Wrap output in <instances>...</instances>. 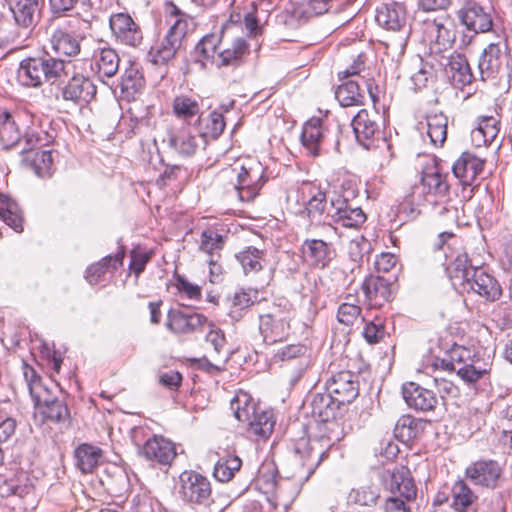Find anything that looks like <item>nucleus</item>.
<instances>
[{"mask_svg":"<svg viewBox=\"0 0 512 512\" xmlns=\"http://www.w3.org/2000/svg\"><path fill=\"white\" fill-rule=\"evenodd\" d=\"M380 486L375 483L363 484L349 493V500L360 506H374L380 498Z\"/></svg>","mask_w":512,"mask_h":512,"instance_id":"51","label":"nucleus"},{"mask_svg":"<svg viewBox=\"0 0 512 512\" xmlns=\"http://www.w3.org/2000/svg\"><path fill=\"white\" fill-rule=\"evenodd\" d=\"M361 314V308L357 304L343 302L337 311V319L340 323L350 326L355 323Z\"/></svg>","mask_w":512,"mask_h":512,"instance_id":"63","label":"nucleus"},{"mask_svg":"<svg viewBox=\"0 0 512 512\" xmlns=\"http://www.w3.org/2000/svg\"><path fill=\"white\" fill-rule=\"evenodd\" d=\"M97 88L93 81L81 74L72 76L61 90L62 98L77 105L89 103L96 96Z\"/></svg>","mask_w":512,"mask_h":512,"instance_id":"17","label":"nucleus"},{"mask_svg":"<svg viewBox=\"0 0 512 512\" xmlns=\"http://www.w3.org/2000/svg\"><path fill=\"white\" fill-rule=\"evenodd\" d=\"M119 86L122 94L127 98H134L144 89L145 79L137 63H130L125 68Z\"/></svg>","mask_w":512,"mask_h":512,"instance_id":"34","label":"nucleus"},{"mask_svg":"<svg viewBox=\"0 0 512 512\" xmlns=\"http://www.w3.org/2000/svg\"><path fill=\"white\" fill-rule=\"evenodd\" d=\"M341 405L328 392L311 396L310 407L313 417L320 422H328L335 417V411Z\"/></svg>","mask_w":512,"mask_h":512,"instance_id":"35","label":"nucleus"},{"mask_svg":"<svg viewBox=\"0 0 512 512\" xmlns=\"http://www.w3.org/2000/svg\"><path fill=\"white\" fill-rule=\"evenodd\" d=\"M375 20L384 29L407 33V11L403 3L390 1L381 4L376 10Z\"/></svg>","mask_w":512,"mask_h":512,"instance_id":"18","label":"nucleus"},{"mask_svg":"<svg viewBox=\"0 0 512 512\" xmlns=\"http://www.w3.org/2000/svg\"><path fill=\"white\" fill-rule=\"evenodd\" d=\"M321 279L309 273L300 275V285L298 292L303 298H308L311 303L315 302L319 296V283Z\"/></svg>","mask_w":512,"mask_h":512,"instance_id":"59","label":"nucleus"},{"mask_svg":"<svg viewBox=\"0 0 512 512\" xmlns=\"http://www.w3.org/2000/svg\"><path fill=\"white\" fill-rule=\"evenodd\" d=\"M335 97L342 107L359 106L364 101L359 84L353 80H346L340 84L335 90Z\"/></svg>","mask_w":512,"mask_h":512,"instance_id":"46","label":"nucleus"},{"mask_svg":"<svg viewBox=\"0 0 512 512\" xmlns=\"http://www.w3.org/2000/svg\"><path fill=\"white\" fill-rule=\"evenodd\" d=\"M38 411L44 419L51 422L66 423L70 419V411L63 400L52 401Z\"/></svg>","mask_w":512,"mask_h":512,"instance_id":"56","label":"nucleus"},{"mask_svg":"<svg viewBox=\"0 0 512 512\" xmlns=\"http://www.w3.org/2000/svg\"><path fill=\"white\" fill-rule=\"evenodd\" d=\"M207 323V318L202 314L171 309L168 312L166 327L175 334H192L200 331Z\"/></svg>","mask_w":512,"mask_h":512,"instance_id":"19","label":"nucleus"},{"mask_svg":"<svg viewBox=\"0 0 512 512\" xmlns=\"http://www.w3.org/2000/svg\"><path fill=\"white\" fill-rule=\"evenodd\" d=\"M457 16L460 23L469 32L462 35L460 39L461 47L470 45L477 34L492 30L493 18L491 11L475 1L466 2L464 6L458 10Z\"/></svg>","mask_w":512,"mask_h":512,"instance_id":"5","label":"nucleus"},{"mask_svg":"<svg viewBox=\"0 0 512 512\" xmlns=\"http://www.w3.org/2000/svg\"><path fill=\"white\" fill-rule=\"evenodd\" d=\"M391 496L386 499L385 512H410L409 504L417 496V488L408 469L402 467L390 473Z\"/></svg>","mask_w":512,"mask_h":512,"instance_id":"4","label":"nucleus"},{"mask_svg":"<svg viewBox=\"0 0 512 512\" xmlns=\"http://www.w3.org/2000/svg\"><path fill=\"white\" fill-rule=\"evenodd\" d=\"M37 57L39 62H42V74H45V82L54 83L62 77L67 76L66 68L70 64V61L53 56L48 51L37 55Z\"/></svg>","mask_w":512,"mask_h":512,"instance_id":"41","label":"nucleus"},{"mask_svg":"<svg viewBox=\"0 0 512 512\" xmlns=\"http://www.w3.org/2000/svg\"><path fill=\"white\" fill-rule=\"evenodd\" d=\"M130 270L138 277L145 269L146 264L151 259V253L142 249H133L130 253Z\"/></svg>","mask_w":512,"mask_h":512,"instance_id":"64","label":"nucleus"},{"mask_svg":"<svg viewBox=\"0 0 512 512\" xmlns=\"http://www.w3.org/2000/svg\"><path fill=\"white\" fill-rule=\"evenodd\" d=\"M265 253L253 246L245 247L235 257L242 266L244 273H257L263 268Z\"/></svg>","mask_w":512,"mask_h":512,"instance_id":"47","label":"nucleus"},{"mask_svg":"<svg viewBox=\"0 0 512 512\" xmlns=\"http://www.w3.org/2000/svg\"><path fill=\"white\" fill-rule=\"evenodd\" d=\"M241 459L232 454H227L216 462L213 475L220 482L230 481L241 468Z\"/></svg>","mask_w":512,"mask_h":512,"instance_id":"53","label":"nucleus"},{"mask_svg":"<svg viewBox=\"0 0 512 512\" xmlns=\"http://www.w3.org/2000/svg\"><path fill=\"white\" fill-rule=\"evenodd\" d=\"M34 490V485L28 473L24 470L17 471L13 477L5 479L0 484V495L2 497L18 496L25 497Z\"/></svg>","mask_w":512,"mask_h":512,"instance_id":"32","label":"nucleus"},{"mask_svg":"<svg viewBox=\"0 0 512 512\" xmlns=\"http://www.w3.org/2000/svg\"><path fill=\"white\" fill-rule=\"evenodd\" d=\"M259 331L266 344L286 340L290 333L289 312L274 306L268 313L259 316Z\"/></svg>","mask_w":512,"mask_h":512,"instance_id":"9","label":"nucleus"},{"mask_svg":"<svg viewBox=\"0 0 512 512\" xmlns=\"http://www.w3.org/2000/svg\"><path fill=\"white\" fill-rule=\"evenodd\" d=\"M402 396L408 407L416 411H432L438 403L437 396L432 390L415 382H407L402 385Z\"/></svg>","mask_w":512,"mask_h":512,"instance_id":"20","label":"nucleus"},{"mask_svg":"<svg viewBox=\"0 0 512 512\" xmlns=\"http://www.w3.org/2000/svg\"><path fill=\"white\" fill-rule=\"evenodd\" d=\"M328 209L326 194L321 190L313 193L306 205L308 216L313 220L320 219L324 213L327 214Z\"/></svg>","mask_w":512,"mask_h":512,"instance_id":"60","label":"nucleus"},{"mask_svg":"<svg viewBox=\"0 0 512 512\" xmlns=\"http://www.w3.org/2000/svg\"><path fill=\"white\" fill-rule=\"evenodd\" d=\"M333 446V442L327 437L309 438L297 443L296 454L299 457L302 471L299 473V479L307 481L319 467V465L328 457V452Z\"/></svg>","mask_w":512,"mask_h":512,"instance_id":"6","label":"nucleus"},{"mask_svg":"<svg viewBox=\"0 0 512 512\" xmlns=\"http://www.w3.org/2000/svg\"><path fill=\"white\" fill-rule=\"evenodd\" d=\"M426 126L431 143L441 147L447 138V116L442 112L430 113L426 117Z\"/></svg>","mask_w":512,"mask_h":512,"instance_id":"44","label":"nucleus"},{"mask_svg":"<svg viewBox=\"0 0 512 512\" xmlns=\"http://www.w3.org/2000/svg\"><path fill=\"white\" fill-rule=\"evenodd\" d=\"M22 369L30 396L38 410L52 401L59 400L55 398L50 389L42 383L40 376L33 367L29 366L27 363H23Z\"/></svg>","mask_w":512,"mask_h":512,"instance_id":"27","label":"nucleus"},{"mask_svg":"<svg viewBox=\"0 0 512 512\" xmlns=\"http://www.w3.org/2000/svg\"><path fill=\"white\" fill-rule=\"evenodd\" d=\"M76 466L82 473H92L100 464L103 452L99 447L83 443L74 452Z\"/></svg>","mask_w":512,"mask_h":512,"instance_id":"36","label":"nucleus"},{"mask_svg":"<svg viewBox=\"0 0 512 512\" xmlns=\"http://www.w3.org/2000/svg\"><path fill=\"white\" fill-rule=\"evenodd\" d=\"M501 118L498 113L481 115L476 120V126L471 131V140L476 147L490 145L500 132Z\"/></svg>","mask_w":512,"mask_h":512,"instance_id":"25","label":"nucleus"},{"mask_svg":"<svg viewBox=\"0 0 512 512\" xmlns=\"http://www.w3.org/2000/svg\"><path fill=\"white\" fill-rule=\"evenodd\" d=\"M53 159L50 151H36L31 160V167L40 178H47L52 175Z\"/></svg>","mask_w":512,"mask_h":512,"instance_id":"58","label":"nucleus"},{"mask_svg":"<svg viewBox=\"0 0 512 512\" xmlns=\"http://www.w3.org/2000/svg\"><path fill=\"white\" fill-rule=\"evenodd\" d=\"M448 71L452 81L457 86H466L472 83L474 76L467 58L462 54H453L449 58Z\"/></svg>","mask_w":512,"mask_h":512,"instance_id":"43","label":"nucleus"},{"mask_svg":"<svg viewBox=\"0 0 512 512\" xmlns=\"http://www.w3.org/2000/svg\"><path fill=\"white\" fill-rule=\"evenodd\" d=\"M484 169V160L470 152H463L453 164L452 171L463 186H471Z\"/></svg>","mask_w":512,"mask_h":512,"instance_id":"24","label":"nucleus"},{"mask_svg":"<svg viewBox=\"0 0 512 512\" xmlns=\"http://www.w3.org/2000/svg\"><path fill=\"white\" fill-rule=\"evenodd\" d=\"M171 14L177 19L175 22L171 25L170 29L168 30V33L171 34L175 39L179 41V43L182 44V41L184 37L187 35V33L190 30H193L194 28V21L191 17L183 13L178 7L172 6Z\"/></svg>","mask_w":512,"mask_h":512,"instance_id":"55","label":"nucleus"},{"mask_svg":"<svg viewBox=\"0 0 512 512\" xmlns=\"http://www.w3.org/2000/svg\"><path fill=\"white\" fill-rule=\"evenodd\" d=\"M142 430L133 431V442L138 447V454L143 456L146 460L161 465H170L176 456V449L174 444L162 436L154 435L148 438L144 444L138 441V434Z\"/></svg>","mask_w":512,"mask_h":512,"instance_id":"10","label":"nucleus"},{"mask_svg":"<svg viewBox=\"0 0 512 512\" xmlns=\"http://www.w3.org/2000/svg\"><path fill=\"white\" fill-rule=\"evenodd\" d=\"M506 41L490 43L482 52L478 68L482 80L494 78L502 66V52L506 48Z\"/></svg>","mask_w":512,"mask_h":512,"instance_id":"28","label":"nucleus"},{"mask_svg":"<svg viewBox=\"0 0 512 512\" xmlns=\"http://www.w3.org/2000/svg\"><path fill=\"white\" fill-rule=\"evenodd\" d=\"M266 168L260 161L254 158L243 160L238 167L225 169L223 176L236 175L237 182L234 189L241 201H252L259 194L261 188L267 181L265 176Z\"/></svg>","mask_w":512,"mask_h":512,"instance_id":"2","label":"nucleus"},{"mask_svg":"<svg viewBox=\"0 0 512 512\" xmlns=\"http://www.w3.org/2000/svg\"><path fill=\"white\" fill-rule=\"evenodd\" d=\"M124 254V248L121 247L116 254L105 256L101 261L90 265L85 275L87 281L92 285L97 284L109 268L116 270L122 265Z\"/></svg>","mask_w":512,"mask_h":512,"instance_id":"38","label":"nucleus"},{"mask_svg":"<svg viewBox=\"0 0 512 512\" xmlns=\"http://www.w3.org/2000/svg\"><path fill=\"white\" fill-rule=\"evenodd\" d=\"M460 290L475 293L489 302L497 301L502 296V288L498 280L481 266L475 268L469 280Z\"/></svg>","mask_w":512,"mask_h":512,"instance_id":"11","label":"nucleus"},{"mask_svg":"<svg viewBox=\"0 0 512 512\" xmlns=\"http://www.w3.org/2000/svg\"><path fill=\"white\" fill-rule=\"evenodd\" d=\"M301 254L310 267L324 269L332 261L334 251L331 244L321 239H306L301 246Z\"/></svg>","mask_w":512,"mask_h":512,"instance_id":"21","label":"nucleus"},{"mask_svg":"<svg viewBox=\"0 0 512 512\" xmlns=\"http://www.w3.org/2000/svg\"><path fill=\"white\" fill-rule=\"evenodd\" d=\"M421 183L429 193L444 195L448 192L449 186L437 166L432 164L423 169Z\"/></svg>","mask_w":512,"mask_h":512,"instance_id":"50","label":"nucleus"},{"mask_svg":"<svg viewBox=\"0 0 512 512\" xmlns=\"http://www.w3.org/2000/svg\"><path fill=\"white\" fill-rule=\"evenodd\" d=\"M49 48L57 57H74L80 53V40L63 29H56L49 38Z\"/></svg>","mask_w":512,"mask_h":512,"instance_id":"30","label":"nucleus"},{"mask_svg":"<svg viewBox=\"0 0 512 512\" xmlns=\"http://www.w3.org/2000/svg\"><path fill=\"white\" fill-rule=\"evenodd\" d=\"M173 112L177 118L191 123L193 120L200 121L201 107L199 101L187 95L176 96L173 100Z\"/></svg>","mask_w":512,"mask_h":512,"instance_id":"40","label":"nucleus"},{"mask_svg":"<svg viewBox=\"0 0 512 512\" xmlns=\"http://www.w3.org/2000/svg\"><path fill=\"white\" fill-rule=\"evenodd\" d=\"M477 495L463 481H456L452 487L451 507L457 512H468L477 501Z\"/></svg>","mask_w":512,"mask_h":512,"instance_id":"45","label":"nucleus"},{"mask_svg":"<svg viewBox=\"0 0 512 512\" xmlns=\"http://www.w3.org/2000/svg\"><path fill=\"white\" fill-rule=\"evenodd\" d=\"M356 196L354 191L348 195H334L330 198L327 217L335 223L347 228H358L366 221V215L360 207H353L349 202L350 197Z\"/></svg>","mask_w":512,"mask_h":512,"instance_id":"8","label":"nucleus"},{"mask_svg":"<svg viewBox=\"0 0 512 512\" xmlns=\"http://www.w3.org/2000/svg\"><path fill=\"white\" fill-rule=\"evenodd\" d=\"M465 475L475 485L494 489L498 486L502 469L495 460H478L466 468Z\"/></svg>","mask_w":512,"mask_h":512,"instance_id":"16","label":"nucleus"},{"mask_svg":"<svg viewBox=\"0 0 512 512\" xmlns=\"http://www.w3.org/2000/svg\"><path fill=\"white\" fill-rule=\"evenodd\" d=\"M167 142L180 156L191 157L199 147L206 145L207 140L200 132H193L190 127L182 126L169 133Z\"/></svg>","mask_w":512,"mask_h":512,"instance_id":"15","label":"nucleus"},{"mask_svg":"<svg viewBox=\"0 0 512 512\" xmlns=\"http://www.w3.org/2000/svg\"><path fill=\"white\" fill-rule=\"evenodd\" d=\"M20 140L19 129L13 117L5 111H0V145L3 149H10Z\"/></svg>","mask_w":512,"mask_h":512,"instance_id":"49","label":"nucleus"},{"mask_svg":"<svg viewBox=\"0 0 512 512\" xmlns=\"http://www.w3.org/2000/svg\"><path fill=\"white\" fill-rule=\"evenodd\" d=\"M427 423L411 415H403L396 422L394 434L404 443H411L418 439L424 432Z\"/></svg>","mask_w":512,"mask_h":512,"instance_id":"33","label":"nucleus"},{"mask_svg":"<svg viewBox=\"0 0 512 512\" xmlns=\"http://www.w3.org/2000/svg\"><path fill=\"white\" fill-rule=\"evenodd\" d=\"M120 56L117 51L104 44L98 46L91 58V70L95 76L102 82L116 76L120 66Z\"/></svg>","mask_w":512,"mask_h":512,"instance_id":"13","label":"nucleus"},{"mask_svg":"<svg viewBox=\"0 0 512 512\" xmlns=\"http://www.w3.org/2000/svg\"><path fill=\"white\" fill-rule=\"evenodd\" d=\"M423 24L427 38L435 41L442 48L450 47L454 42V24L449 15L441 14L435 18H426Z\"/></svg>","mask_w":512,"mask_h":512,"instance_id":"22","label":"nucleus"},{"mask_svg":"<svg viewBox=\"0 0 512 512\" xmlns=\"http://www.w3.org/2000/svg\"><path fill=\"white\" fill-rule=\"evenodd\" d=\"M362 290L369 308H381L390 301L392 295L390 282L380 276L367 277Z\"/></svg>","mask_w":512,"mask_h":512,"instance_id":"26","label":"nucleus"},{"mask_svg":"<svg viewBox=\"0 0 512 512\" xmlns=\"http://www.w3.org/2000/svg\"><path fill=\"white\" fill-rule=\"evenodd\" d=\"M230 406L238 421L248 423L250 433L264 439L271 435L275 425L273 413L271 411H257L248 394H237L231 400Z\"/></svg>","mask_w":512,"mask_h":512,"instance_id":"3","label":"nucleus"},{"mask_svg":"<svg viewBox=\"0 0 512 512\" xmlns=\"http://www.w3.org/2000/svg\"><path fill=\"white\" fill-rule=\"evenodd\" d=\"M178 494L187 504L208 506L212 494L210 481L196 471H183L179 476Z\"/></svg>","mask_w":512,"mask_h":512,"instance_id":"7","label":"nucleus"},{"mask_svg":"<svg viewBox=\"0 0 512 512\" xmlns=\"http://www.w3.org/2000/svg\"><path fill=\"white\" fill-rule=\"evenodd\" d=\"M0 218L16 232L23 230V218L18 204L6 195H0Z\"/></svg>","mask_w":512,"mask_h":512,"instance_id":"48","label":"nucleus"},{"mask_svg":"<svg viewBox=\"0 0 512 512\" xmlns=\"http://www.w3.org/2000/svg\"><path fill=\"white\" fill-rule=\"evenodd\" d=\"M220 43V37L216 34L204 36L195 47L197 61L204 63L209 59H213Z\"/></svg>","mask_w":512,"mask_h":512,"instance_id":"57","label":"nucleus"},{"mask_svg":"<svg viewBox=\"0 0 512 512\" xmlns=\"http://www.w3.org/2000/svg\"><path fill=\"white\" fill-rule=\"evenodd\" d=\"M109 24L112 34L119 43L130 47H137L142 43V30L129 14H113L110 16Z\"/></svg>","mask_w":512,"mask_h":512,"instance_id":"14","label":"nucleus"},{"mask_svg":"<svg viewBox=\"0 0 512 512\" xmlns=\"http://www.w3.org/2000/svg\"><path fill=\"white\" fill-rule=\"evenodd\" d=\"M202 121L205 122V131L200 132L206 139L209 136L212 139H217L224 131L225 121L224 117L220 112L212 111L206 119Z\"/></svg>","mask_w":512,"mask_h":512,"instance_id":"62","label":"nucleus"},{"mask_svg":"<svg viewBox=\"0 0 512 512\" xmlns=\"http://www.w3.org/2000/svg\"><path fill=\"white\" fill-rule=\"evenodd\" d=\"M19 83L25 87H40L45 82V74H42V62L37 56L23 59L17 71Z\"/></svg>","mask_w":512,"mask_h":512,"instance_id":"31","label":"nucleus"},{"mask_svg":"<svg viewBox=\"0 0 512 512\" xmlns=\"http://www.w3.org/2000/svg\"><path fill=\"white\" fill-rule=\"evenodd\" d=\"M386 334L384 320L375 316L373 320L367 321L362 335L369 344H375L381 341Z\"/></svg>","mask_w":512,"mask_h":512,"instance_id":"61","label":"nucleus"},{"mask_svg":"<svg viewBox=\"0 0 512 512\" xmlns=\"http://www.w3.org/2000/svg\"><path fill=\"white\" fill-rule=\"evenodd\" d=\"M226 238L227 237L225 235L220 234L215 229H206L201 233L199 249L209 257L220 255V251L224 247Z\"/></svg>","mask_w":512,"mask_h":512,"instance_id":"54","label":"nucleus"},{"mask_svg":"<svg viewBox=\"0 0 512 512\" xmlns=\"http://www.w3.org/2000/svg\"><path fill=\"white\" fill-rule=\"evenodd\" d=\"M323 137L324 127L321 118L313 117L304 124L300 140L307 155L311 157L320 155Z\"/></svg>","mask_w":512,"mask_h":512,"instance_id":"29","label":"nucleus"},{"mask_svg":"<svg viewBox=\"0 0 512 512\" xmlns=\"http://www.w3.org/2000/svg\"><path fill=\"white\" fill-rule=\"evenodd\" d=\"M326 390L340 405L350 404L359 394L357 376L350 371H340L327 380Z\"/></svg>","mask_w":512,"mask_h":512,"instance_id":"12","label":"nucleus"},{"mask_svg":"<svg viewBox=\"0 0 512 512\" xmlns=\"http://www.w3.org/2000/svg\"><path fill=\"white\" fill-rule=\"evenodd\" d=\"M380 115L376 111L369 112L361 109L352 119L353 128L357 141L368 147L366 141L372 140L381 134L379 125Z\"/></svg>","mask_w":512,"mask_h":512,"instance_id":"23","label":"nucleus"},{"mask_svg":"<svg viewBox=\"0 0 512 512\" xmlns=\"http://www.w3.org/2000/svg\"><path fill=\"white\" fill-rule=\"evenodd\" d=\"M258 291L255 289H239L230 299L229 316L239 321L244 313L257 301Z\"/></svg>","mask_w":512,"mask_h":512,"instance_id":"42","label":"nucleus"},{"mask_svg":"<svg viewBox=\"0 0 512 512\" xmlns=\"http://www.w3.org/2000/svg\"><path fill=\"white\" fill-rule=\"evenodd\" d=\"M248 52L249 47L246 40L243 38H237L233 41L231 47L218 53L220 64L224 66H238L243 62V59Z\"/></svg>","mask_w":512,"mask_h":512,"instance_id":"52","label":"nucleus"},{"mask_svg":"<svg viewBox=\"0 0 512 512\" xmlns=\"http://www.w3.org/2000/svg\"><path fill=\"white\" fill-rule=\"evenodd\" d=\"M180 47L181 43L167 32L160 42L150 48L149 57L154 64L164 65L175 57Z\"/></svg>","mask_w":512,"mask_h":512,"instance_id":"39","label":"nucleus"},{"mask_svg":"<svg viewBox=\"0 0 512 512\" xmlns=\"http://www.w3.org/2000/svg\"><path fill=\"white\" fill-rule=\"evenodd\" d=\"M434 366L455 371L464 383L471 385L481 380H489L492 360L490 356L481 357L472 349L454 343L445 351L443 357L436 358Z\"/></svg>","mask_w":512,"mask_h":512,"instance_id":"1","label":"nucleus"},{"mask_svg":"<svg viewBox=\"0 0 512 512\" xmlns=\"http://www.w3.org/2000/svg\"><path fill=\"white\" fill-rule=\"evenodd\" d=\"M476 267L470 263L467 253H459L447 267L453 286L461 289Z\"/></svg>","mask_w":512,"mask_h":512,"instance_id":"37","label":"nucleus"}]
</instances>
